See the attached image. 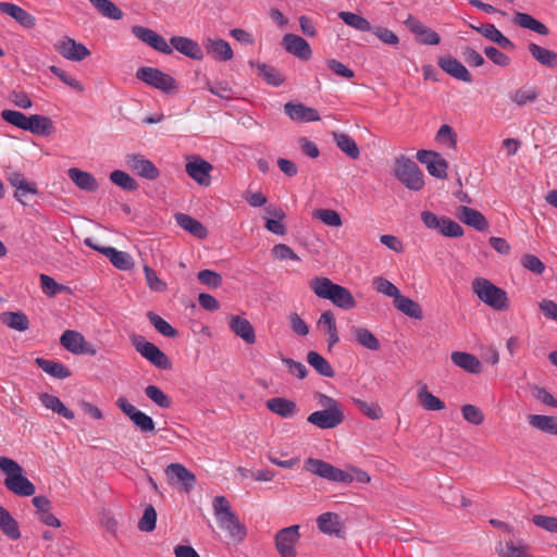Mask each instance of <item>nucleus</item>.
Masks as SVG:
<instances>
[{
  "instance_id": "f257e3e1",
  "label": "nucleus",
  "mask_w": 557,
  "mask_h": 557,
  "mask_svg": "<svg viewBox=\"0 0 557 557\" xmlns=\"http://www.w3.org/2000/svg\"><path fill=\"white\" fill-rule=\"evenodd\" d=\"M315 296L330 300L336 307L349 310L356 307V300L348 288L333 283L329 277L319 276L309 282Z\"/></svg>"
},
{
  "instance_id": "f03ea898",
  "label": "nucleus",
  "mask_w": 557,
  "mask_h": 557,
  "mask_svg": "<svg viewBox=\"0 0 557 557\" xmlns=\"http://www.w3.org/2000/svg\"><path fill=\"white\" fill-rule=\"evenodd\" d=\"M0 470L5 474L3 484L11 493L22 497L35 494V485L26 478L23 467L17 461L1 456Z\"/></svg>"
},
{
  "instance_id": "7ed1b4c3",
  "label": "nucleus",
  "mask_w": 557,
  "mask_h": 557,
  "mask_svg": "<svg viewBox=\"0 0 557 557\" xmlns=\"http://www.w3.org/2000/svg\"><path fill=\"white\" fill-rule=\"evenodd\" d=\"M472 290L478 298L496 311L506 310L509 307V300L506 290L494 285L484 277H476L472 281Z\"/></svg>"
},
{
  "instance_id": "20e7f679",
  "label": "nucleus",
  "mask_w": 557,
  "mask_h": 557,
  "mask_svg": "<svg viewBox=\"0 0 557 557\" xmlns=\"http://www.w3.org/2000/svg\"><path fill=\"white\" fill-rule=\"evenodd\" d=\"M395 177L410 190H421L424 186L423 173L410 158L400 154L394 162Z\"/></svg>"
},
{
  "instance_id": "39448f33",
  "label": "nucleus",
  "mask_w": 557,
  "mask_h": 557,
  "mask_svg": "<svg viewBox=\"0 0 557 557\" xmlns=\"http://www.w3.org/2000/svg\"><path fill=\"white\" fill-rule=\"evenodd\" d=\"M305 469L324 480L335 483H351V478L346 470L336 468L335 466L322 459L308 458L305 461Z\"/></svg>"
},
{
  "instance_id": "423d86ee",
  "label": "nucleus",
  "mask_w": 557,
  "mask_h": 557,
  "mask_svg": "<svg viewBox=\"0 0 557 557\" xmlns=\"http://www.w3.org/2000/svg\"><path fill=\"white\" fill-rule=\"evenodd\" d=\"M132 344L136 351L139 352L145 359L151 362L154 367L169 370L172 367L169 357L153 343L147 342L140 335L132 336Z\"/></svg>"
},
{
  "instance_id": "0eeeda50",
  "label": "nucleus",
  "mask_w": 557,
  "mask_h": 557,
  "mask_svg": "<svg viewBox=\"0 0 557 557\" xmlns=\"http://www.w3.org/2000/svg\"><path fill=\"white\" fill-rule=\"evenodd\" d=\"M136 77L145 84L166 94L176 89L175 79L171 75L154 67H139L136 72Z\"/></svg>"
},
{
  "instance_id": "6e6552de",
  "label": "nucleus",
  "mask_w": 557,
  "mask_h": 557,
  "mask_svg": "<svg viewBox=\"0 0 557 557\" xmlns=\"http://www.w3.org/2000/svg\"><path fill=\"white\" fill-rule=\"evenodd\" d=\"M116 406L126 414L133 424L143 433L154 432V422L152 418L145 412L137 409L134 405L127 401L126 398L120 397L116 400Z\"/></svg>"
},
{
  "instance_id": "1a4fd4ad",
  "label": "nucleus",
  "mask_w": 557,
  "mask_h": 557,
  "mask_svg": "<svg viewBox=\"0 0 557 557\" xmlns=\"http://www.w3.org/2000/svg\"><path fill=\"white\" fill-rule=\"evenodd\" d=\"M299 525L280 530L275 535V546L281 557H296L295 545L299 541Z\"/></svg>"
},
{
  "instance_id": "9d476101",
  "label": "nucleus",
  "mask_w": 557,
  "mask_h": 557,
  "mask_svg": "<svg viewBox=\"0 0 557 557\" xmlns=\"http://www.w3.org/2000/svg\"><path fill=\"white\" fill-rule=\"evenodd\" d=\"M54 49L66 60L75 62L82 61L90 54L85 45L77 42L69 36H63L54 44Z\"/></svg>"
},
{
  "instance_id": "9b49d317",
  "label": "nucleus",
  "mask_w": 557,
  "mask_h": 557,
  "mask_svg": "<svg viewBox=\"0 0 557 557\" xmlns=\"http://www.w3.org/2000/svg\"><path fill=\"white\" fill-rule=\"evenodd\" d=\"M132 34L137 39L147 44L148 46H150L151 48H153L154 50H157L159 52H162L164 54L173 53V48L171 47V45H169L166 42V40L161 35H159L158 33H156L154 30H152L150 28L135 25L132 27Z\"/></svg>"
},
{
  "instance_id": "f8f14e48",
  "label": "nucleus",
  "mask_w": 557,
  "mask_h": 557,
  "mask_svg": "<svg viewBox=\"0 0 557 557\" xmlns=\"http://www.w3.org/2000/svg\"><path fill=\"white\" fill-rule=\"evenodd\" d=\"M417 159L426 166L428 172L436 178L447 177V161L437 152L431 150H419Z\"/></svg>"
},
{
  "instance_id": "ddd939ff",
  "label": "nucleus",
  "mask_w": 557,
  "mask_h": 557,
  "mask_svg": "<svg viewBox=\"0 0 557 557\" xmlns=\"http://www.w3.org/2000/svg\"><path fill=\"white\" fill-rule=\"evenodd\" d=\"M185 170L188 176L199 185L209 186L211 184L210 173L213 170V166L200 157H190L186 163Z\"/></svg>"
},
{
  "instance_id": "4468645a",
  "label": "nucleus",
  "mask_w": 557,
  "mask_h": 557,
  "mask_svg": "<svg viewBox=\"0 0 557 557\" xmlns=\"http://www.w3.org/2000/svg\"><path fill=\"white\" fill-rule=\"evenodd\" d=\"M125 163L138 176L153 181L160 175L157 166L141 154L132 153L125 157Z\"/></svg>"
},
{
  "instance_id": "2eb2a0df",
  "label": "nucleus",
  "mask_w": 557,
  "mask_h": 557,
  "mask_svg": "<svg viewBox=\"0 0 557 557\" xmlns=\"http://www.w3.org/2000/svg\"><path fill=\"white\" fill-rule=\"evenodd\" d=\"M170 482L181 483L182 490L189 493L196 484V475L182 463H170L165 468Z\"/></svg>"
},
{
  "instance_id": "dca6fc26",
  "label": "nucleus",
  "mask_w": 557,
  "mask_h": 557,
  "mask_svg": "<svg viewBox=\"0 0 557 557\" xmlns=\"http://www.w3.org/2000/svg\"><path fill=\"white\" fill-rule=\"evenodd\" d=\"M404 24L412 34H414L418 37L420 44L428 46H436L441 42V37L435 30L423 25L419 20L413 17L411 14L408 15Z\"/></svg>"
},
{
  "instance_id": "f3484780",
  "label": "nucleus",
  "mask_w": 557,
  "mask_h": 557,
  "mask_svg": "<svg viewBox=\"0 0 557 557\" xmlns=\"http://www.w3.org/2000/svg\"><path fill=\"white\" fill-rule=\"evenodd\" d=\"M284 49L296 58L308 61L312 55L309 42L302 37L295 34H285L282 39Z\"/></svg>"
},
{
  "instance_id": "a211bd4d",
  "label": "nucleus",
  "mask_w": 557,
  "mask_h": 557,
  "mask_svg": "<svg viewBox=\"0 0 557 557\" xmlns=\"http://www.w3.org/2000/svg\"><path fill=\"white\" fill-rule=\"evenodd\" d=\"M285 114L294 122H317L320 121L319 112L310 107H306L301 102H287L284 106Z\"/></svg>"
},
{
  "instance_id": "6ab92c4d",
  "label": "nucleus",
  "mask_w": 557,
  "mask_h": 557,
  "mask_svg": "<svg viewBox=\"0 0 557 557\" xmlns=\"http://www.w3.org/2000/svg\"><path fill=\"white\" fill-rule=\"evenodd\" d=\"M307 421L320 429H334L344 421L342 410H318L309 414Z\"/></svg>"
},
{
  "instance_id": "aec40b11",
  "label": "nucleus",
  "mask_w": 557,
  "mask_h": 557,
  "mask_svg": "<svg viewBox=\"0 0 557 557\" xmlns=\"http://www.w3.org/2000/svg\"><path fill=\"white\" fill-rule=\"evenodd\" d=\"M171 47L176 49L180 53L193 59L202 60L203 51L199 44L190 38L184 36H173L170 39Z\"/></svg>"
},
{
  "instance_id": "412c9836",
  "label": "nucleus",
  "mask_w": 557,
  "mask_h": 557,
  "mask_svg": "<svg viewBox=\"0 0 557 557\" xmlns=\"http://www.w3.org/2000/svg\"><path fill=\"white\" fill-rule=\"evenodd\" d=\"M0 12L14 18L22 27L32 29L36 25V18L17 4L0 2Z\"/></svg>"
},
{
  "instance_id": "4be33fe9",
  "label": "nucleus",
  "mask_w": 557,
  "mask_h": 557,
  "mask_svg": "<svg viewBox=\"0 0 557 557\" xmlns=\"http://www.w3.org/2000/svg\"><path fill=\"white\" fill-rule=\"evenodd\" d=\"M221 529L225 530L230 537L236 542H243L247 535L246 527L239 521L235 512L227 513L216 519Z\"/></svg>"
},
{
  "instance_id": "5701e85b",
  "label": "nucleus",
  "mask_w": 557,
  "mask_h": 557,
  "mask_svg": "<svg viewBox=\"0 0 557 557\" xmlns=\"http://www.w3.org/2000/svg\"><path fill=\"white\" fill-rule=\"evenodd\" d=\"M438 66L453 76L456 79L462 81L465 83H471L472 76L467 67L457 59L453 57H442L438 60Z\"/></svg>"
},
{
  "instance_id": "b1692460",
  "label": "nucleus",
  "mask_w": 557,
  "mask_h": 557,
  "mask_svg": "<svg viewBox=\"0 0 557 557\" xmlns=\"http://www.w3.org/2000/svg\"><path fill=\"white\" fill-rule=\"evenodd\" d=\"M265 406L271 412L285 419L293 418L298 412L296 403L285 397L270 398L267 400Z\"/></svg>"
},
{
  "instance_id": "393cba45",
  "label": "nucleus",
  "mask_w": 557,
  "mask_h": 557,
  "mask_svg": "<svg viewBox=\"0 0 557 557\" xmlns=\"http://www.w3.org/2000/svg\"><path fill=\"white\" fill-rule=\"evenodd\" d=\"M471 28L483 35L486 39L498 45L502 49L505 50H513V42L503 35L500 30H498L493 24H485L482 26L471 25Z\"/></svg>"
},
{
  "instance_id": "a878e982",
  "label": "nucleus",
  "mask_w": 557,
  "mask_h": 557,
  "mask_svg": "<svg viewBox=\"0 0 557 557\" xmlns=\"http://www.w3.org/2000/svg\"><path fill=\"white\" fill-rule=\"evenodd\" d=\"M457 218L465 224L474 227L478 231L487 228L488 223L485 216L478 210L461 206L458 208Z\"/></svg>"
},
{
  "instance_id": "bb28decb",
  "label": "nucleus",
  "mask_w": 557,
  "mask_h": 557,
  "mask_svg": "<svg viewBox=\"0 0 557 557\" xmlns=\"http://www.w3.org/2000/svg\"><path fill=\"white\" fill-rule=\"evenodd\" d=\"M206 50L209 55L218 61H230L234 57V52L230 44L224 39H211L206 41Z\"/></svg>"
},
{
  "instance_id": "cd10ccee",
  "label": "nucleus",
  "mask_w": 557,
  "mask_h": 557,
  "mask_svg": "<svg viewBox=\"0 0 557 557\" xmlns=\"http://www.w3.org/2000/svg\"><path fill=\"white\" fill-rule=\"evenodd\" d=\"M319 530L327 535L341 536L343 524L341 517L335 512H324L317 518Z\"/></svg>"
},
{
  "instance_id": "c85d7f7f",
  "label": "nucleus",
  "mask_w": 557,
  "mask_h": 557,
  "mask_svg": "<svg viewBox=\"0 0 557 557\" xmlns=\"http://www.w3.org/2000/svg\"><path fill=\"white\" fill-rule=\"evenodd\" d=\"M230 329L247 344L256 342V334L252 324L245 318L234 315L230 320Z\"/></svg>"
},
{
  "instance_id": "c756f323",
  "label": "nucleus",
  "mask_w": 557,
  "mask_h": 557,
  "mask_svg": "<svg viewBox=\"0 0 557 557\" xmlns=\"http://www.w3.org/2000/svg\"><path fill=\"white\" fill-rule=\"evenodd\" d=\"M69 177L82 190L94 193L98 189L99 184L90 173L71 168L67 171Z\"/></svg>"
},
{
  "instance_id": "7c9ffc66",
  "label": "nucleus",
  "mask_w": 557,
  "mask_h": 557,
  "mask_svg": "<svg viewBox=\"0 0 557 557\" xmlns=\"http://www.w3.org/2000/svg\"><path fill=\"white\" fill-rule=\"evenodd\" d=\"M174 218L176 223L193 236L199 239H205L208 236V231L203 224L193 216L185 213H176Z\"/></svg>"
},
{
  "instance_id": "2f4dec72",
  "label": "nucleus",
  "mask_w": 557,
  "mask_h": 557,
  "mask_svg": "<svg viewBox=\"0 0 557 557\" xmlns=\"http://www.w3.org/2000/svg\"><path fill=\"white\" fill-rule=\"evenodd\" d=\"M450 358L451 361L457 367L461 368L462 370L469 373L478 374L482 371L483 367L481 361L478 359V357H475L472 354L463 351H454Z\"/></svg>"
},
{
  "instance_id": "473e14b6",
  "label": "nucleus",
  "mask_w": 557,
  "mask_h": 557,
  "mask_svg": "<svg viewBox=\"0 0 557 557\" xmlns=\"http://www.w3.org/2000/svg\"><path fill=\"white\" fill-rule=\"evenodd\" d=\"M351 334L358 345L372 351H376L381 348L380 341L376 336L367 327L363 326H351Z\"/></svg>"
},
{
  "instance_id": "72a5a7b5",
  "label": "nucleus",
  "mask_w": 557,
  "mask_h": 557,
  "mask_svg": "<svg viewBox=\"0 0 557 557\" xmlns=\"http://www.w3.org/2000/svg\"><path fill=\"white\" fill-rule=\"evenodd\" d=\"M53 129V122L50 117L40 114L29 116L27 132L37 136H49L52 134Z\"/></svg>"
},
{
  "instance_id": "f704fd0d",
  "label": "nucleus",
  "mask_w": 557,
  "mask_h": 557,
  "mask_svg": "<svg viewBox=\"0 0 557 557\" xmlns=\"http://www.w3.org/2000/svg\"><path fill=\"white\" fill-rule=\"evenodd\" d=\"M529 52L543 66L557 67V52L534 42L529 44Z\"/></svg>"
},
{
  "instance_id": "c9c22d12",
  "label": "nucleus",
  "mask_w": 557,
  "mask_h": 557,
  "mask_svg": "<svg viewBox=\"0 0 557 557\" xmlns=\"http://www.w3.org/2000/svg\"><path fill=\"white\" fill-rule=\"evenodd\" d=\"M35 362L44 372L53 377L64 380L72 375L71 370L61 362L40 357L36 358Z\"/></svg>"
},
{
  "instance_id": "e433bc0d",
  "label": "nucleus",
  "mask_w": 557,
  "mask_h": 557,
  "mask_svg": "<svg viewBox=\"0 0 557 557\" xmlns=\"http://www.w3.org/2000/svg\"><path fill=\"white\" fill-rule=\"evenodd\" d=\"M0 530L10 540L16 541L21 537L17 521L12 517L8 509L0 506Z\"/></svg>"
},
{
  "instance_id": "4c0bfd02",
  "label": "nucleus",
  "mask_w": 557,
  "mask_h": 557,
  "mask_svg": "<svg viewBox=\"0 0 557 557\" xmlns=\"http://www.w3.org/2000/svg\"><path fill=\"white\" fill-rule=\"evenodd\" d=\"M528 545L519 542L507 541L506 543L499 542L496 545V553L499 557H533L528 553Z\"/></svg>"
},
{
  "instance_id": "58836bf2",
  "label": "nucleus",
  "mask_w": 557,
  "mask_h": 557,
  "mask_svg": "<svg viewBox=\"0 0 557 557\" xmlns=\"http://www.w3.org/2000/svg\"><path fill=\"white\" fill-rule=\"evenodd\" d=\"M394 306L398 311L406 314L407 317L416 320L423 319L422 307L409 297L400 295L396 300H394Z\"/></svg>"
},
{
  "instance_id": "ea45409f",
  "label": "nucleus",
  "mask_w": 557,
  "mask_h": 557,
  "mask_svg": "<svg viewBox=\"0 0 557 557\" xmlns=\"http://www.w3.org/2000/svg\"><path fill=\"white\" fill-rule=\"evenodd\" d=\"M0 321L8 327L18 332H25L29 327V320L22 311L2 312L0 314Z\"/></svg>"
},
{
  "instance_id": "a19ab883",
  "label": "nucleus",
  "mask_w": 557,
  "mask_h": 557,
  "mask_svg": "<svg viewBox=\"0 0 557 557\" xmlns=\"http://www.w3.org/2000/svg\"><path fill=\"white\" fill-rule=\"evenodd\" d=\"M333 139L336 146L350 159L357 160L360 157V150L355 139L346 133L334 132Z\"/></svg>"
},
{
  "instance_id": "79ce46f5",
  "label": "nucleus",
  "mask_w": 557,
  "mask_h": 557,
  "mask_svg": "<svg viewBox=\"0 0 557 557\" xmlns=\"http://www.w3.org/2000/svg\"><path fill=\"white\" fill-rule=\"evenodd\" d=\"M513 23L518 26L547 36L549 30L545 24L534 18L528 13L517 12L513 16Z\"/></svg>"
},
{
  "instance_id": "37998d69",
  "label": "nucleus",
  "mask_w": 557,
  "mask_h": 557,
  "mask_svg": "<svg viewBox=\"0 0 557 557\" xmlns=\"http://www.w3.org/2000/svg\"><path fill=\"white\" fill-rule=\"evenodd\" d=\"M101 253L109 258L111 263L119 270L127 271L134 265L132 257L125 251H119L113 247H107L101 250Z\"/></svg>"
},
{
  "instance_id": "c03bdc74",
  "label": "nucleus",
  "mask_w": 557,
  "mask_h": 557,
  "mask_svg": "<svg viewBox=\"0 0 557 557\" xmlns=\"http://www.w3.org/2000/svg\"><path fill=\"white\" fill-rule=\"evenodd\" d=\"M61 345L74 355H81L85 337L77 331L66 330L60 337Z\"/></svg>"
},
{
  "instance_id": "a18cd8bd",
  "label": "nucleus",
  "mask_w": 557,
  "mask_h": 557,
  "mask_svg": "<svg viewBox=\"0 0 557 557\" xmlns=\"http://www.w3.org/2000/svg\"><path fill=\"white\" fill-rule=\"evenodd\" d=\"M529 423L545 433L557 435V417L544 414H530Z\"/></svg>"
},
{
  "instance_id": "49530a36",
  "label": "nucleus",
  "mask_w": 557,
  "mask_h": 557,
  "mask_svg": "<svg viewBox=\"0 0 557 557\" xmlns=\"http://www.w3.org/2000/svg\"><path fill=\"white\" fill-rule=\"evenodd\" d=\"M39 398L46 408L51 409L53 412H57L67 420L74 419V412L66 408L59 397L44 393Z\"/></svg>"
},
{
  "instance_id": "de8ad7c7",
  "label": "nucleus",
  "mask_w": 557,
  "mask_h": 557,
  "mask_svg": "<svg viewBox=\"0 0 557 557\" xmlns=\"http://www.w3.org/2000/svg\"><path fill=\"white\" fill-rule=\"evenodd\" d=\"M308 363L322 376L333 377L335 372L330 362L319 352L309 351L307 355Z\"/></svg>"
},
{
  "instance_id": "09e8293b",
  "label": "nucleus",
  "mask_w": 557,
  "mask_h": 557,
  "mask_svg": "<svg viewBox=\"0 0 557 557\" xmlns=\"http://www.w3.org/2000/svg\"><path fill=\"white\" fill-rule=\"evenodd\" d=\"M97 11L104 17L119 21L123 17V11L111 0H89Z\"/></svg>"
},
{
  "instance_id": "8fccbe9b",
  "label": "nucleus",
  "mask_w": 557,
  "mask_h": 557,
  "mask_svg": "<svg viewBox=\"0 0 557 557\" xmlns=\"http://www.w3.org/2000/svg\"><path fill=\"white\" fill-rule=\"evenodd\" d=\"M338 17L348 26L359 30V32H371L372 26L370 22L364 18L363 16L347 12V11H341L338 13Z\"/></svg>"
},
{
  "instance_id": "3c124183",
  "label": "nucleus",
  "mask_w": 557,
  "mask_h": 557,
  "mask_svg": "<svg viewBox=\"0 0 557 557\" xmlns=\"http://www.w3.org/2000/svg\"><path fill=\"white\" fill-rule=\"evenodd\" d=\"M267 211L275 219H268L265 222V228L273 234L284 235L286 233V227L282 221L285 218V212L281 208H268Z\"/></svg>"
},
{
  "instance_id": "603ef678",
  "label": "nucleus",
  "mask_w": 557,
  "mask_h": 557,
  "mask_svg": "<svg viewBox=\"0 0 557 557\" xmlns=\"http://www.w3.org/2000/svg\"><path fill=\"white\" fill-rule=\"evenodd\" d=\"M147 318L149 322L153 325V327L163 336L169 338H174L178 335V332L176 329H174L169 322H166L162 317L159 314L148 311Z\"/></svg>"
},
{
  "instance_id": "864d4df0",
  "label": "nucleus",
  "mask_w": 557,
  "mask_h": 557,
  "mask_svg": "<svg viewBox=\"0 0 557 557\" xmlns=\"http://www.w3.org/2000/svg\"><path fill=\"white\" fill-rule=\"evenodd\" d=\"M418 400L424 409L430 411L442 410L445 408L444 401L430 393L425 385L418 393Z\"/></svg>"
},
{
  "instance_id": "5fc2aeb1",
  "label": "nucleus",
  "mask_w": 557,
  "mask_h": 557,
  "mask_svg": "<svg viewBox=\"0 0 557 557\" xmlns=\"http://www.w3.org/2000/svg\"><path fill=\"white\" fill-rule=\"evenodd\" d=\"M256 66L258 74L261 75L269 85L280 86L284 83V76L275 67L265 63H257Z\"/></svg>"
},
{
  "instance_id": "6e6d98bb",
  "label": "nucleus",
  "mask_w": 557,
  "mask_h": 557,
  "mask_svg": "<svg viewBox=\"0 0 557 557\" xmlns=\"http://www.w3.org/2000/svg\"><path fill=\"white\" fill-rule=\"evenodd\" d=\"M312 216L327 226L339 227L343 224L341 214L333 209H315Z\"/></svg>"
},
{
  "instance_id": "4d7b16f0",
  "label": "nucleus",
  "mask_w": 557,
  "mask_h": 557,
  "mask_svg": "<svg viewBox=\"0 0 557 557\" xmlns=\"http://www.w3.org/2000/svg\"><path fill=\"white\" fill-rule=\"evenodd\" d=\"M110 180L112 183L127 191H134L138 188L136 180H134L128 173L121 170H114L111 172Z\"/></svg>"
},
{
  "instance_id": "13d9d810",
  "label": "nucleus",
  "mask_w": 557,
  "mask_h": 557,
  "mask_svg": "<svg viewBox=\"0 0 557 557\" xmlns=\"http://www.w3.org/2000/svg\"><path fill=\"white\" fill-rule=\"evenodd\" d=\"M539 97L536 87H522L516 90L511 96V100L519 107H523L529 102H533Z\"/></svg>"
},
{
  "instance_id": "bf43d9fd",
  "label": "nucleus",
  "mask_w": 557,
  "mask_h": 557,
  "mask_svg": "<svg viewBox=\"0 0 557 557\" xmlns=\"http://www.w3.org/2000/svg\"><path fill=\"white\" fill-rule=\"evenodd\" d=\"M145 395L160 408L168 409L172 405L171 398L156 385H148Z\"/></svg>"
},
{
  "instance_id": "052dcab7",
  "label": "nucleus",
  "mask_w": 557,
  "mask_h": 557,
  "mask_svg": "<svg viewBox=\"0 0 557 557\" xmlns=\"http://www.w3.org/2000/svg\"><path fill=\"white\" fill-rule=\"evenodd\" d=\"M1 117L3 121L23 131L27 129L29 116H26L20 111L5 109L1 112Z\"/></svg>"
},
{
  "instance_id": "680f3d73",
  "label": "nucleus",
  "mask_w": 557,
  "mask_h": 557,
  "mask_svg": "<svg viewBox=\"0 0 557 557\" xmlns=\"http://www.w3.org/2000/svg\"><path fill=\"white\" fill-rule=\"evenodd\" d=\"M354 405L369 419L379 420L383 417L382 408L375 403H367L359 398H352Z\"/></svg>"
},
{
  "instance_id": "e2e57ef3",
  "label": "nucleus",
  "mask_w": 557,
  "mask_h": 557,
  "mask_svg": "<svg viewBox=\"0 0 557 557\" xmlns=\"http://www.w3.org/2000/svg\"><path fill=\"white\" fill-rule=\"evenodd\" d=\"M373 286L377 293L392 297L394 300L401 295L399 289L392 282L382 276L373 278Z\"/></svg>"
},
{
  "instance_id": "0e129e2a",
  "label": "nucleus",
  "mask_w": 557,
  "mask_h": 557,
  "mask_svg": "<svg viewBox=\"0 0 557 557\" xmlns=\"http://www.w3.org/2000/svg\"><path fill=\"white\" fill-rule=\"evenodd\" d=\"M157 511L152 505L145 508L143 517L138 521V529L143 532H151L156 529Z\"/></svg>"
},
{
  "instance_id": "69168bd1",
  "label": "nucleus",
  "mask_w": 557,
  "mask_h": 557,
  "mask_svg": "<svg viewBox=\"0 0 557 557\" xmlns=\"http://www.w3.org/2000/svg\"><path fill=\"white\" fill-rule=\"evenodd\" d=\"M461 413L463 419L473 425H480L484 421V414L482 410L474 405H463L461 407Z\"/></svg>"
},
{
  "instance_id": "338daca9",
  "label": "nucleus",
  "mask_w": 557,
  "mask_h": 557,
  "mask_svg": "<svg viewBox=\"0 0 557 557\" xmlns=\"http://www.w3.org/2000/svg\"><path fill=\"white\" fill-rule=\"evenodd\" d=\"M50 72L55 75L60 81H62L65 85L70 86L71 88L75 89L76 91L83 92L84 87L81 84L79 81L69 75L65 71L60 69L59 66L51 65L49 67Z\"/></svg>"
},
{
  "instance_id": "774afa93",
  "label": "nucleus",
  "mask_w": 557,
  "mask_h": 557,
  "mask_svg": "<svg viewBox=\"0 0 557 557\" xmlns=\"http://www.w3.org/2000/svg\"><path fill=\"white\" fill-rule=\"evenodd\" d=\"M438 232L446 237H460L463 235L462 227L454 220L443 218Z\"/></svg>"
}]
</instances>
